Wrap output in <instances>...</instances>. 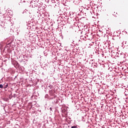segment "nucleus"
<instances>
[{"mask_svg":"<svg viewBox=\"0 0 128 128\" xmlns=\"http://www.w3.org/2000/svg\"><path fill=\"white\" fill-rule=\"evenodd\" d=\"M0 88H4V86H3L2 84H0Z\"/></svg>","mask_w":128,"mask_h":128,"instance_id":"nucleus-1","label":"nucleus"},{"mask_svg":"<svg viewBox=\"0 0 128 128\" xmlns=\"http://www.w3.org/2000/svg\"><path fill=\"white\" fill-rule=\"evenodd\" d=\"M71 128H78V126H72Z\"/></svg>","mask_w":128,"mask_h":128,"instance_id":"nucleus-2","label":"nucleus"},{"mask_svg":"<svg viewBox=\"0 0 128 128\" xmlns=\"http://www.w3.org/2000/svg\"><path fill=\"white\" fill-rule=\"evenodd\" d=\"M50 110H52V108H50Z\"/></svg>","mask_w":128,"mask_h":128,"instance_id":"nucleus-3","label":"nucleus"},{"mask_svg":"<svg viewBox=\"0 0 128 128\" xmlns=\"http://www.w3.org/2000/svg\"><path fill=\"white\" fill-rule=\"evenodd\" d=\"M7 100H8V99H6V102H7Z\"/></svg>","mask_w":128,"mask_h":128,"instance_id":"nucleus-4","label":"nucleus"},{"mask_svg":"<svg viewBox=\"0 0 128 128\" xmlns=\"http://www.w3.org/2000/svg\"><path fill=\"white\" fill-rule=\"evenodd\" d=\"M7 86H8V85H6V88H7Z\"/></svg>","mask_w":128,"mask_h":128,"instance_id":"nucleus-5","label":"nucleus"}]
</instances>
